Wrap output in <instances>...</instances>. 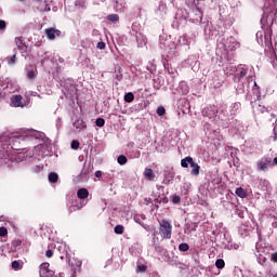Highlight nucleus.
<instances>
[{
  "mask_svg": "<svg viewBox=\"0 0 277 277\" xmlns=\"http://www.w3.org/2000/svg\"><path fill=\"white\" fill-rule=\"evenodd\" d=\"M182 168H192L190 174L193 176H199L200 175V166L194 161V158L192 156H187L181 160Z\"/></svg>",
  "mask_w": 277,
  "mask_h": 277,
  "instance_id": "obj_1",
  "label": "nucleus"
},
{
  "mask_svg": "<svg viewBox=\"0 0 277 277\" xmlns=\"http://www.w3.org/2000/svg\"><path fill=\"white\" fill-rule=\"evenodd\" d=\"M159 234L162 239H172V223L166 219L160 220Z\"/></svg>",
  "mask_w": 277,
  "mask_h": 277,
  "instance_id": "obj_2",
  "label": "nucleus"
},
{
  "mask_svg": "<svg viewBox=\"0 0 277 277\" xmlns=\"http://www.w3.org/2000/svg\"><path fill=\"white\" fill-rule=\"evenodd\" d=\"M258 172H265L268 168H272V157H262L256 161Z\"/></svg>",
  "mask_w": 277,
  "mask_h": 277,
  "instance_id": "obj_3",
  "label": "nucleus"
},
{
  "mask_svg": "<svg viewBox=\"0 0 277 277\" xmlns=\"http://www.w3.org/2000/svg\"><path fill=\"white\" fill-rule=\"evenodd\" d=\"M44 34L48 39L55 40V36H57V37L62 36V30L51 27V28H47L44 30Z\"/></svg>",
  "mask_w": 277,
  "mask_h": 277,
  "instance_id": "obj_4",
  "label": "nucleus"
},
{
  "mask_svg": "<svg viewBox=\"0 0 277 277\" xmlns=\"http://www.w3.org/2000/svg\"><path fill=\"white\" fill-rule=\"evenodd\" d=\"M11 105H13V107H25V104H23V95H13L11 97Z\"/></svg>",
  "mask_w": 277,
  "mask_h": 277,
  "instance_id": "obj_5",
  "label": "nucleus"
},
{
  "mask_svg": "<svg viewBox=\"0 0 277 277\" xmlns=\"http://www.w3.org/2000/svg\"><path fill=\"white\" fill-rule=\"evenodd\" d=\"M88 196H90V192H88V188H80L77 192V197L80 200H85V198H88Z\"/></svg>",
  "mask_w": 277,
  "mask_h": 277,
  "instance_id": "obj_6",
  "label": "nucleus"
},
{
  "mask_svg": "<svg viewBox=\"0 0 277 277\" xmlns=\"http://www.w3.org/2000/svg\"><path fill=\"white\" fill-rule=\"evenodd\" d=\"M49 267H50V264L49 263H42L40 265V276L41 277H49L47 274H49Z\"/></svg>",
  "mask_w": 277,
  "mask_h": 277,
  "instance_id": "obj_7",
  "label": "nucleus"
},
{
  "mask_svg": "<svg viewBox=\"0 0 277 277\" xmlns=\"http://www.w3.org/2000/svg\"><path fill=\"white\" fill-rule=\"evenodd\" d=\"M74 127L76 129H87L88 124L85 123V121H83V119H78L75 121Z\"/></svg>",
  "mask_w": 277,
  "mask_h": 277,
  "instance_id": "obj_8",
  "label": "nucleus"
},
{
  "mask_svg": "<svg viewBox=\"0 0 277 277\" xmlns=\"http://www.w3.org/2000/svg\"><path fill=\"white\" fill-rule=\"evenodd\" d=\"M236 196H238L239 198H248V192H246V189H243L242 187H238L236 188Z\"/></svg>",
  "mask_w": 277,
  "mask_h": 277,
  "instance_id": "obj_9",
  "label": "nucleus"
},
{
  "mask_svg": "<svg viewBox=\"0 0 277 277\" xmlns=\"http://www.w3.org/2000/svg\"><path fill=\"white\" fill-rule=\"evenodd\" d=\"M144 176L145 179H148V181H153V179H155V173L153 172V169H145Z\"/></svg>",
  "mask_w": 277,
  "mask_h": 277,
  "instance_id": "obj_10",
  "label": "nucleus"
},
{
  "mask_svg": "<svg viewBox=\"0 0 277 277\" xmlns=\"http://www.w3.org/2000/svg\"><path fill=\"white\" fill-rule=\"evenodd\" d=\"M81 209L80 206H78L77 200L72 201L71 205L68 207L69 213H75V211H79Z\"/></svg>",
  "mask_w": 277,
  "mask_h": 277,
  "instance_id": "obj_11",
  "label": "nucleus"
},
{
  "mask_svg": "<svg viewBox=\"0 0 277 277\" xmlns=\"http://www.w3.org/2000/svg\"><path fill=\"white\" fill-rule=\"evenodd\" d=\"M57 181H60V175H57V173H55V172L49 173V182L50 183H57Z\"/></svg>",
  "mask_w": 277,
  "mask_h": 277,
  "instance_id": "obj_12",
  "label": "nucleus"
},
{
  "mask_svg": "<svg viewBox=\"0 0 277 277\" xmlns=\"http://www.w3.org/2000/svg\"><path fill=\"white\" fill-rule=\"evenodd\" d=\"M106 18L110 23H118L120 21V16L118 14H109Z\"/></svg>",
  "mask_w": 277,
  "mask_h": 277,
  "instance_id": "obj_13",
  "label": "nucleus"
},
{
  "mask_svg": "<svg viewBox=\"0 0 277 277\" xmlns=\"http://www.w3.org/2000/svg\"><path fill=\"white\" fill-rule=\"evenodd\" d=\"M12 269H14V272H18V269H23V263L21 264V261H13L12 262Z\"/></svg>",
  "mask_w": 277,
  "mask_h": 277,
  "instance_id": "obj_14",
  "label": "nucleus"
},
{
  "mask_svg": "<svg viewBox=\"0 0 277 277\" xmlns=\"http://www.w3.org/2000/svg\"><path fill=\"white\" fill-rule=\"evenodd\" d=\"M133 101H135V95H133V93L129 92L124 95L126 103H133Z\"/></svg>",
  "mask_w": 277,
  "mask_h": 277,
  "instance_id": "obj_15",
  "label": "nucleus"
},
{
  "mask_svg": "<svg viewBox=\"0 0 277 277\" xmlns=\"http://www.w3.org/2000/svg\"><path fill=\"white\" fill-rule=\"evenodd\" d=\"M246 75H248V69L241 67L240 71L238 74H236V77H238V79H243V77H246Z\"/></svg>",
  "mask_w": 277,
  "mask_h": 277,
  "instance_id": "obj_16",
  "label": "nucleus"
},
{
  "mask_svg": "<svg viewBox=\"0 0 277 277\" xmlns=\"http://www.w3.org/2000/svg\"><path fill=\"white\" fill-rule=\"evenodd\" d=\"M116 235H123L124 234V226L123 225H117L114 228Z\"/></svg>",
  "mask_w": 277,
  "mask_h": 277,
  "instance_id": "obj_17",
  "label": "nucleus"
},
{
  "mask_svg": "<svg viewBox=\"0 0 277 277\" xmlns=\"http://www.w3.org/2000/svg\"><path fill=\"white\" fill-rule=\"evenodd\" d=\"M180 252H187L189 250V245L187 242H182L179 245Z\"/></svg>",
  "mask_w": 277,
  "mask_h": 277,
  "instance_id": "obj_18",
  "label": "nucleus"
},
{
  "mask_svg": "<svg viewBox=\"0 0 277 277\" xmlns=\"http://www.w3.org/2000/svg\"><path fill=\"white\" fill-rule=\"evenodd\" d=\"M6 62L9 66H14V64H16V54H13L12 56L6 57Z\"/></svg>",
  "mask_w": 277,
  "mask_h": 277,
  "instance_id": "obj_19",
  "label": "nucleus"
},
{
  "mask_svg": "<svg viewBox=\"0 0 277 277\" xmlns=\"http://www.w3.org/2000/svg\"><path fill=\"white\" fill-rule=\"evenodd\" d=\"M117 161L119 163V166H126L128 159H127V156L124 155H120L118 158H117Z\"/></svg>",
  "mask_w": 277,
  "mask_h": 277,
  "instance_id": "obj_20",
  "label": "nucleus"
},
{
  "mask_svg": "<svg viewBox=\"0 0 277 277\" xmlns=\"http://www.w3.org/2000/svg\"><path fill=\"white\" fill-rule=\"evenodd\" d=\"M225 265L226 263L222 259H219L215 262V267H217V269H224Z\"/></svg>",
  "mask_w": 277,
  "mask_h": 277,
  "instance_id": "obj_21",
  "label": "nucleus"
},
{
  "mask_svg": "<svg viewBox=\"0 0 277 277\" xmlns=\"http://www.w3.org/2000/svg\"><path fill=\"white\" fill-rule=\"evenodd\" d=\"M23 42H24L23 37L15 38V44L18 49H21V47H23Z\"/></svg>",
  "mask_w": 277,
  "mask_h": 277,
  "instance_id": "obj_22",
  "label": "nucleus"
},
{
  "mask_svg": "<svg viewBox=\"0 0 277 277\" xmlns=\"http://www.w3.org/2000/svg\"><path fill=\"white\" fill-rule=\"evenodd\" d=\"M156 114L159 116H166V108L163 106H159L156 110Z\"/></svg>",
  "mask_w": 277,
  "mask_h": 277,
  "instance_id": "obj_23",
  "label": "nucleus"
},
{
  "mask_svg": "<svg viewBox=\"0 0 277 277\" xmlns=\"http://www.w3.org/2000/svg\"><path fill=\"white\" fill-rule=\"evenodd\" d=\"M95 124H96V127H105V119H103V118H97L96 120H95Z\"/></svg>",
  "mask_w": 277,
  "mask_h": 277,
  "instance_id": "obj_24",
  "label": "nucleus"
},
{
  "mask_svg": "<svg viewBox=\"0 0 277 277\" xmlns=\"http://www.w3.org/2000/svg\"><path fill=\"white\" fill-rule=\"evenodd\" d=\"M172 202H173V205H181V196L173 195Z\"/></svg>",
  "mask_w": 277,
  "mask_h": 277,
  "instance_id": "obj_25",
  "label": "nucleus"
},
{
  "mask_svg": "<svg viewBox=\"0 0 277 277\" xmlns=\"http://www.w3.org/2000/svg\"><path fill=\"white\" fill-rule=\"evenodd\" d=\"M27 78L30 79V81H34V79H36V71L35 70H29L27 72Z\"/></svg>",
  "mask_w": 277,
  "mask_h": 277,
  "instance_id": "obj_26",
  "label": "nucleus"
},
{
  "mask_svg": "<svg viewBox=\"0 0 277 277\" xmlns=\"http://www.w3.org/2000/svg\"><path fill=\"white\" fill-rule=\"evenodd\" d=\"M0 237H8V228L0 227Z\"/></svg>",
  "mask_w": 277,
  "mask_h": 277,
  "instance_id": "obj_27",
  "label": "nucleus"
},
{
  "mask_svg": "<svg viewBox=\"0 0 277 277\" xmlns=\"http://www.w3.org/2000/svg\"><path fill=\"white\" fill-rule=\"evenodd\" d=\"M79 146H80L79 141H72V142H71V148H72L74 150H77V149L79 148Z\"/></svg>",
  "mask_w": 277,
  "mask_h": 277,
  "instance_id": "obj_28",
  "label": "nucleus"
},
{
  "mask_svg": "<svg viewBox=\"0 0 277 277\" xmlns=\"http://www.w3.org/2000/svg\"><path fill=\"white\" fill-rule=\"evenodd\" d=\"M5 27H8V24L5 23V21L0 19V31H3Z\"/></svg>",
  "mask_w": 277,
  "mask_h": 277,
  "instance_id": "obj_29",
  "label": "nucleus"
},
{
  "mask_svg": "<svg viewBox=\"0 0 277 277\" xmlns=\"http://www.w3.org/2000/svg\"><path fill=\"white\" fill-rule=\"evenodd\" d=\"M96 47H97V49H100V51H104L106 44H105V42L100 41V42H97V45H96Z\"/></svg>",
  "mask_w": 277,
  "mask_h": 277,
  "instance_id": "obj_30",
  "label": "nucleus"
},
{
  "mask_svg": "<svg viewBox=\"0 0 277 277\" xmlns=\"http://www.w3.org/2000/svg\"><path fill=\"white\" fill-rule=\"evenodd\" d=\"M271 261H273V263H277V252L272 253Z\"/></svg>",
  "mask_w": 277,
  "mask_h": 277,
  "instance_id": "obj_31",
  "label": "nucleus"
},
{
  "mask_svg": "<svg viewBox=\"0 0 277 277\" xmlns=\"http://www.w3.org/2000/svg\"><path fill=\"white\" fill-rule=\"evenodd\" d=\"M45 256H48V259H51L53 256V250L49 249L47 252H45Z\"/></svg>",
  "mask_w": 277,
  "mask_h": 277,
  "instance_id": "obj_32",
  "label": "nucleus"
},
{
  "mask_svg": "<svg viewBox=\"0 0 277 277\" xmlns=\"http://www.w3.org/2000/svg\"><path fill=\"white\" fill-rule=\"evenodd\" d=\"M95 176L96 179H101V176H103V171H96Z\"/></svg>",
  "mask_w": 277,
  "mask_h": 277,
  "instance_id": "obj_33",
  "label": "nucleus"
},
{
  "mask_svg": "<svg viewBox=\"0 0 277 277\" xmlns=\"http://www.w3.org/2000/svg\"><path fill=\"white\" fill-rule=\"evenodd\" d=\"M43 12H51V6L49 4H45Z\"/></svg>",
  "mask_w": 277,
  "mask_h": 277,
  "instance_id": "obj_34",
  "label": "nucleus"
},
{
  "mask_svg": "<svg viewBox=\"0 0 277 277\" xmlns=\"http://www.w3.org/2000/svg\"><path fill=\"white\" fill-rule=\"evenodd\" d=\"M277 166V157L272 160V167Z\"/></svg>",
  "mask_w": 277,
  "mask_h": 277,
  "instance_id": "obj_35",
  "label": "nucleus"
},
{
  "mask_svg": "<svg viewBox=\"0 0 277 277\" xmlns=\"http://www.w3.org/2000/svg\"><path fill=\"white\" fill-rule=\"evenodd\" d=\"M138 269H140V272H144L146 269V266L141 265V266H138Z\"/></svg>",
  "mask_w": 277,
  "mask_h": 277,
  "instance_id": "obj_36",
  "label": "nucleus"
},
{
  "mask_svg": "<svg viewBox=\"0 0 277 277\" xmlns=\"http://www.w3.org/2000/svg\"><path fill=\"white\" fill-rule=\"evenodd\" d=\"M260 107H261L262 114H263L264 111H267V108H265V106L260 105Z\"/></svg>",
  "mask_w": 277,
  "mask_h": 277,
  "instance_id": "obj_37",
  "label": "nucleus"
},
{
  "mask_svg": "<svg viewBox=\"0 0 277 277\" xmlns=\"http://www.w3.org/2000/svg\"><path fill=\"white\" fill-rule=\"evenodd\" d=\"M272 226H273V228H277V222H276V221L273 222V223H272Z\"/></svg>",
  "mask_w": 277,
  "mask_h": 277,
  "instance_id": "obj_38",
  "label": "nucleus"
},
{
  "mask_svg": "<svg viewBox=\"0 0 277 277\" xmlns=\"http://www.w3.org/2000/svg\"><path fill=\"white\" fill-rule=\"evenodd\" d=\"M140 155H141L140 150H136L135 157H136V158H140Z\"/></svg>",
  "mask_w": 277,
  "mask_h": 277,
  "instance_id": "obj_39",
  "label": "nucleus"
},
{
  "mask_svg": "<svg viewBox=\"0 0 277 277\" xmlns=\"http://www.w3.org/2000/svg\"><path fill=\"white\" fill-rule=\"evenodd\" d=\"M114 1H115V3H119L120 0H114Z\"/></svg>",
  "mask_w": 277,
  "mask_h": 277,
  "instance_id": "obj_40",
  "label": "nucleus"
},
{
  "mask_svg": "<svg viewBox=\"0 0 277 277\" xmlns=\"http://www.w3.org/2000/svg\"><path fill=\"white\" fill-rule=\"evenodd\" d=\"M31 155H34V154L30 153L28 157H31Z\"/></svg>",
  "mask_w": 277,
  "mask_h": 277,
  "instance_id": "obj_41",
  "label": "nucleus"
},
{
  "mask_svg": "<svg viewBox=\"0 0 277 277\" xmlns=\"http://www.w3.org/2000/svg\"><path fill=\"white\" fill-rule=\"evenodd\" d=\"M254 85L256 87V82H254Z\"/></svg>",
  "mask_w": 277,
  "mask_h": 277,
  "instance_id": "obj_42",
  "label": "nucleus"
},
{
  "mask_svg": "<svg viewBox=\"0 0 277 277\" xmlns=\"http://www.w3.org/2000/svg\"><path fill=\"white\" fill-rule=\"evenodd\" d=\"M273 277H277V274L275 276H273Z\"/></svg>",
  "mask_w": 277,
  "mask_h": 277,
  "instance_id": "obj_43",
  "label": "nucleus"
},
{
  "mask_svg": "<svg viewBox=\"0 0 277 277\" xmlns=\"http://www.w3.org/2000/svg\"><path fill=\"white\" fill-rule=\"evenodd\" d=\"M36 1H42V0H36Z\"/></svg>",
  "mask_w": 277,
  "mask_h": 277,
  "instance_id": "obj_44",
  "label": "nucleus"
}]
</instances>
